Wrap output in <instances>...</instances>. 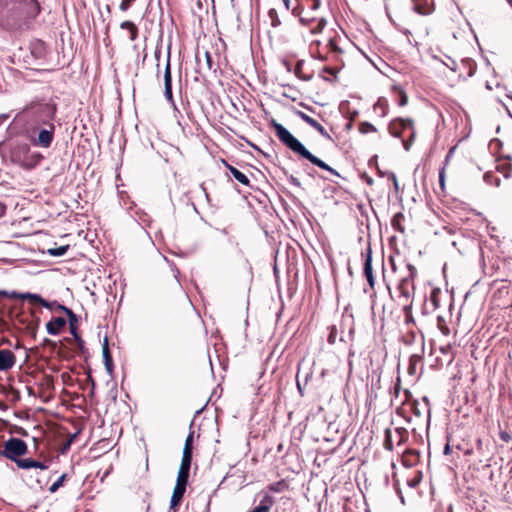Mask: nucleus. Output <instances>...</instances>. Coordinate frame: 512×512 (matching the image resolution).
<instances>
[{"label":"nucleus","mask_w":512,"mask_h":512,"mask_svg":"<svg viewBox=\"0 0 512 512\" xmlns=\"http://www.w3.org/2000/svg\"><path fill=\"white\" fill-rule=\"evenodd\" d=\"M271 127L274 129L275 134L279 141L286 146L293 153L299 155L300 157L308 160L313 165L319 167L320 169L326 170L331 174L340 177V174L323 160L313 155L304 144L299 141L286 127L282 124L278 123L275 119L270 121Z\"/></svg>","instance_id":"nucleus-1"},{"label":"nucleus","mask_w":512,"mask_h":512,"mask_svg":"<svg viewBox=\"0 0 512 512\" xmlns=\"http://www.w3.org/2000/svg\"><path fill=\"white\" fill-rule=\"evenodd\" d=\"M28 111L39 124L53 123L57 112V105L53 101L31 104Z\"/></svg>","instance_id":"nucleus-2"},{"label":"nucleus","mask_w":512,"mask_h":512,"mask_svg":"<svg viewBox=\"0 0 512 512\" xmlns=\"http://www.w3.org/2000/svg\"><path fill=\"white\" fill-rule=\"evenodd\" d=\"M30 146L27 143H20L12 150V158L15 161H19L22 156H25L23 160V166L28 169L35 168L43 160V155L40 152H33L29 154Z\"/></svg>","instance_id":"nucleus-3"},{"label":"nucleus","mask_w":512,"mask_h":512,"mask_svg":"<svg viewBox=\"0 0 512 512\" xmlns=\"http://www.w3.org/2000/svg\"><path fill=\"white\" fill-rule=\"evenodd\" d=\"M27 452L28 446L24 440L10 437L4 442L3 449H0V456L15 462L21 456L27 454Z\"/></svg>","instance_id":"nucleus-4"},{"label":"nucleus","mask_w":512,"mask_h":512,"mask_svg":"<svg viewBox=\"0 0 512 512\" xmlns=\"http://www.w3.org/2000/svg\"><path fill=\"white\" fill-rule=\"evenodd\" d=\"M502 142L495 138V139H492L489 143V149L496 155H498V158H497V162L498 164L496 165V171L500 174H502V176L505 178V179H508L510 177V172H511V163H510V156L507 155H501L500 154V151L502 149Z\"/></svg>","instance_id":"nucleus-5"},{"label":"nucleus","mask_w":512,"mask_h":512,"mask_svg":"<svg viewBox=\"0 0 512 512\" xmlns=\"http://www.w3.org/2000/svg\"><path fill=\"white\" fill-rule=\"evenodd\" d=\"M0 296L13 298V299L28 300L33 305H40L47 309H51L52 305L54 304V303L48 302V300L44 299L40 294L30 293V292L20 293L17 291L9 292L6 290H0Z\"/></svg>","instance_id":"nucleus-6"},{"label":"nucleus","mask_w":512,"mask_h":512,"mask_svg":"<svg viewBox=\"0 0 512 512\" xmlns=\"http://www.w3.org/2000/svg\"><path fill=\"white\" fill-rule=\"evenodd\" d=\"M43 125L44 127L38 130L37 136L32 139V143L37 147L49 148L54 140L56 126L54 123Z\"/></svg>","instance_id":"nucleus-7"},{"label":"nucleus","mask_w":512,"mask_h":512,"mask_svg":"<svg viewBox=\"0 0 512 512\" xmlns=\"http://www.w3.org/2000/svg\"><path fill=\"white\" fill-rule=\"evenodd\" d=\"M396 289L399 292V299L403 301L404 311L407 313L408 309H410L412 305L409 300L413 295L414 282L411 277H403L399 281Z\"/></svg>","instance_id":"nucleus-8"},{"label":"nucleus","mask_w":512,"mask_h":512,"mask_svg":"<svg viewBox=\"0 0 512 512\" xmlns=\"http://www.w3.org/2000/svg\"><path fill=\"white\" fill-rule=\"evenodd\" d=\"M164 96L166 100L176 108V104L173 99L172 92V75H171V65H170V51L167 54V61L164 70Z\"/></svg>","instance_id":"nucleus-9"},{"label":"nucleus","mask_w":512,"mask_h":512,"mask_svg":"<svg viewBox=\"0 0 512 512\" xmlns=\"http://www.w3.org/2000/svg\"><path fill=\"white\" fill-rule=\"evenodd\" d=\"M362 256L364 258L363 263V274L371 288L375 285V278L373 275L372 269V250L370 244H368L367 248L364 252H362Z\"/></svg>","instance_id":"nucleus-10"},{"label":"nucleus","mask_w":512,"mask_h":512,"mask_svg":"<svg viewBox=\"0 0 512 512\" xmlns=\"http://www.w3.org/2000/svg\"><path fill=\"white\" fill-rule=\"evenodd\" d=\"M412 125V119L398 118L390 122L389 132L393 137L399 138L401 137L403 131L407 129H412Z\"/></svg>","instance_id":"nucleus-11"},{"label":"nucleus","mask_w":512,"mask_h":512,"mask_svg":"<svg viewBox=\"0 0 512 512\" xmlns=\"http://www.w3.org/2000/svg\"><path fill=\"white\" fill-rule=\"evenodd\" d=\"M16 363L15 354L9 349H0V371H8Z\"/></svg>","instance_id":"nucleus-12"},{"label":"nucleus","mask_w":512,"mask_h":512,"mask_svg":"<svg viewBox=\"0 0 512 512\" xmlns=\"http://www.w3.org/2000/svg\"><path fill=\"white\" fill-rule=\"evenodd\" d=\"M102 355H103V362L105 365V369L107 373L112 376L114 371V363L113 358L109 349V341L108 337H105L102 344Z\"/></svg>","instance_id":"nucleus-13"},{"label":"nucleus","mask_w":512,"mask_h":512,"mask_svg":"<svg viewBox=\"0 0 512 512\" xmlns=\"http://www.w3.org/2000/svg\"><path fill=\"white\" fill-rule=\"evenodd\" d=\"M296 114L301 120H303L305 123L313 127L321 136L330 138L328 132L318 121H316L315 119H313L312 117H310L309 115L302 111H297Z\"/></svg>","instance_id":"nucleus-14"},{"label":"nucleus","mask_w":512,"mask_h":512,"mask_svg":"<svg viewBox=\"0 0 512 512\" xmlns=\"http://www.w3.org/2000/svg\"><path fill=\"white\" fill-rule=\"evenodd\" d=\"M294 1L296 2V5L291 9V12L295 17H299V21L303 26H307L311 22L316 20V18H314V17L302 16V13L305 9L303 0H294Z\"/></svg>","instance_id":"nucleus-15"},{"label":"nucleus","mask_w":512,"mask_h":512,"mask_svg":"<svg viewBox=\"0 0 512 512\" xmlns=\"http://www.w3.org/2000/svg\"><path fill=\"white\" fill-rule=\"evenodd\" d=\"M58 310L63 311L67 315L71 335L76 336L79 334L76 326L78 322V316L72 311V309L66 307L65 305H59Z\"/></svg>","instance_id":"nucleus-16"},{"label":"nucleus","mask_w":512,"mask_h":512,"mask_svg":"<svg viewBox=\"0 0 512 512\" xmlns=\"http://www.w3.org/2000/svg\"><path fill=\"white\" fill-rule=\"evenodd\" d=\"M67 320L63 317L52 319L46 324L47 333L50 335H58L62 328L66 326Z\"/></svg>","instance_id":"nucleus-17"},{"label":"nucleus","mask_w":512,"mask_h":512,"mask_svg":"<svg viewBox=\"0 0 512 512\" xmlns=\"http://www.w3.org/2000/svg\"><path fill=\"white\" fill-rule=\"evenodd\" d=\"M196 61H197L196 72L203 73L205 70L214 71V72L216 71V67L213 62L212 55L208 51L205 52V64L204 65L200 63L198 54H196Z\"/></svg>","instance_id":"nucleus-18"},{"label":"nucleus","mask_w":512,"mask_h":512,"mask_svg":"<svg viewBox=\"0 0 512 512\" xmlns=\"http://www.w3.org/2000/svg\"><path fill=\"white\" fill-rule=\"evenodd\" d=\"M223 163L224 165L226 166V168L229 170V172L231 173V175L239 182L241 183L242 185L244 186H248L250 187L251 184H250V180L249 178L243 173L241 172L239 169H237L236 167L230 165L229 163H227L225 160H223Z\"/></svg>","instance_id":"nucleus-19"},{"label":"nucleus","mask_w":512,"mask_h":512,"mask_svg":"<svg viewBox=\"0 0 512 512\" xmlns=\"http://www.w3.org/2000/svg\"><path fill=\"white\" fill-rule=\"evenodd\" d=\"M414 2L413 10L420 15H429L433 12V8L427 0H412Z\"/></svg>","instance_id":"nucleus-20"},{"label":"nucleus","mask_w":512,"mask_h":512,"mask_svg":"<svg viewBox=\"0 0 512 512\" xmlns=\"http://www.w3.org/2000/svg\"><path fill=\"white\" fill-rule=\"evenodd\" d=\"M185 491V489L174 487L170 500V509H175L180 504Z\"/></svg>","instance_id":"nucleus-21"},{"label":"nucleus","mask_w":512,"mask_h":512,"mask_svg":"<svg viewBox=\"0 0 512 512\" xmlns=\"http://www.w3.org/2000/svg\"><path fill=\"white\" fill-rule=\"evenodd\" d=\"M192 456H193V454H190V453H187V452H183L179 471H183V472H186V473L190 472L191 463H192Z\"/></svg>","instance_id":"nucleus-22"},{"label":"nucleus","mask_w":512,"mask_h":512,"mask_svg":"<svg viewBox=\"0 0 512 512\" xmlns=\"http://www.w3.org/2000/svg\"><path fill=\"white\" fill-rule=\"evenodd\" d=\"M69 250V245H62L58 247L49 248L47 250L48 255L51 257H61L64 256Z\"/></svg>","instance_id":"nucleus-23"},{"label":"nucleus","mask_w":512,"mask_h":512,"mask_svg":"<svg viewBox=\"0 0 512 512\" xmlns=\"http://www.w3.org/2000/svg\"><path fill=\"white\" fill-rule=\"evenodd\" d=\"M188 479H189V473H186L183 471H178V476H177L175 487L182 488V489L186 490V487L188 484Z\"/></svg>","instance_id":"nucleus-24"},{"label":"nucleus","mask_w":512,"mask_h":512,"mask_svg":"<svg viewBox=\"0 0 512 512\" xmlns=\"http://www.w3.org/2000/svg\"><path fill=\"white\" fill-rule=\"evenodd\" d=\"M483 179H484L485 183H487L489 185H495L497 187L500 185V181H501L500 178L498 176H496L491 171L486 172L483 176Z\"/></svg>","instance_id":"nucleus-25"},{"label":"nucleus","mask_w":512,"mask_h":512,"mask_svg":"<svg viewBox=\"0 0 512 512\" xmlns=\"http://www.w3.org/2000/svg\"><path fill=\"white\" fill-rule=\"evenodd\" d=\"M404 219V215L401 212L396 213L391 220L393 228L399 232H403L404 228L401 226V222Z\"/></svg>","instance_id":"nucleus-26"},{"label":"nucleus","mask_w":512,"mask_h":512,"mask_svg":"<svg viewBox=\"0 0 512 512\" xmlns=\"http://www.w3.org/2000/svg\"><path fill=\"white\" fill-rule=\"evenodd\" d=\"M499 436L504 442H509L512 439L511 430L502 426V422L498 421Z\"/></svg>","instance_id":"nucleus-27"},{"label":"nucleus","mask_w":512,"mask_h":512,"mask_svg":"<svg viewBox=\"0 0 512 512\" xmlns=\"http://www.w3.org/2000/svg\"><path fill=\"white\" fill-rule=\"evenodd\" d=\"M14 463L17 465L18 468L23 469V470L32 469V467H33V459L32 458H26V459L19 458Z\"/></svg>","instance_id":"nucleus-28"},{"label":"nucleus","mask_w":512,"mask_h":512,"mask_svg":"<svg viewBox=\"0 0 512 512\" xmlns=\"http://www.w3.org/2000/svg\"><path fill=\"white\" fill-rule=\"evenodd\" d=\"M126 26H130L132 27V30L129 31V38L131 41H135L137 36H138V28L137 26L132 22V21H123L121 24H120V27H126Z\"/></svg>","instance_id":"nucleus-29"},{"label":"nucleus","mask_w":512,"mask_h":512,"mask_svg":"<svg viewBox=\"0 0 512 512\" xmlns=\"http://www.w3.org/2000/svg\"><path fill=\"white\" fill-rule=\"evenodd\" d=\"M268 17L271 20V26L272 27H278V26L281 25V20H280V18L278 16V13H277L276 9H274V8L269 9Z\"/></svg>","instance_id":"nucleus-30"},{"label":"nucleus","mask_w":512,"mask_h":512,"mask_svg":"<svg viewBox=\"0 0 512 512\" xmlns=\"http://www.w3.org/2000/svg\"><path fill=\"white\" fill-rule=\"evenodd\" d=\"M376 131H377L376 127L373 124H371L370 122L364 121V122H361L359 125V132L361 134H367V133L376 132Z\"/></svg>","instance_id":"nucleus-31"},{"label":"nucleus","mask_w":512,"mask_h":512,"mask_svg":"<svg viewBox=\"0 0 512 512\" xmlns=\"http://www.w3.org/2000/svg\"><path fill=\"white\" fill-rule=\"evenodd\" d=\"M193 439H194V432L191 431L188 434V436L186 437L183 452L193 454Z\"/></svg>","instance_id":"nucleus-32"},{"label":"nucleus","mask_w":512,"mask_h":512,"mask_svg":"<svg viewBox=\"0 0 512 512\" xmlns=\"http://www.w3.org/2000/svg\"><path fill=\"white\" fill-rule=\"evenodd\" d=\"M303 65H304V61L303 60H299L296 65H295V69H294V72H295V75L299 78H301L302 80L304 81H309L312 76L309 75V76H305V75H302L301 74V71H302V68H303Z\"/></svg>","instance_id":"nucleus-33"},{"label":"nucleus","mask_w":512,"mask_h":512,"mask_svg":"<svg viewBox=\"0 0 512 512\" xmlns=\"http://www.w3.org/2000/svg\"><path fill=\"white\" fill-rule=\"evenodd\" d=\"M66 474H62L50 487V493H55L61 486H63L66 479Z\"/></svg>","instance_id":"nucleus-34"},{"label":"nucleus","mask_w":512,"mask_h":512,"mask_svg":"<svg viewBox=\"0 0 512 512\" xmlns=\"http://www.w3.org/2000/svg\"><path fill=\"white\" fill-rule=\"evenodd\" d=\"M326 24H327V21L325 18L318 19L317 25L315 27L311 28V30H310L311 34L316 35V34L321 33L323 31V29L325 28Z\"/></svg>","instance_id":"nucleus-35"},{"label":"nucleus","mask_w":512,"mask_h":512,"mask_svg":"<svg viewBox=\"0 0 512 512\" xmlns=\"http://www.w3.org/2000/svg\"><path fill=\"white\" fill-rule=\"evenodd\" d=\"M303 2L305 7H307L309 11H316L319 9L321 5L320 0H303Z\"/></svg>","instance_id":"nucleus-36"},{"label":"nucleus","mask_w":512,"mask_h":512,"mask_svg":"<svg viewBox=\"0 0 512 512\" xmlns=\"http://www.w3.org/2000/svg\"><path fill=\"white\" fill-rule=\"evenodd\" d=\"M384 448L389 451L393 450V442H392V438H391V430L390 429L385 430Z\"/></svg>","instance_id":"nucleus-37"},{"label":"nucleus","mask_w":512,"mask_h":512,"mask_svg":"<svg viewBox=\"0 0 512 512\" xmlns=\"http://www.w3.org/2000/svg\"><path fill=\"white\" fill-rule=\"evenodd\" d=\"M439 289H433L430 294V301L432 302L434 309H437L439 307Z\"/></svg>","instance_id":"nucleus-38"},{"label":"nucleus","mask_w":512,"mask_h":512,"mask_svg":"<svg viewBox=\"0 0 512 512\" xmlns=\"http://www.w3.org/2000/svg\"><path fill=\"white\" fill-rule=\"evenodd\" d=\"M410 130H411L410 138L408 140H403V147L406 151H408L411 148L412 143L415 138V135H416V132L414 131L413 128Z\"/></svg>","instance_id":"nucleus-39"},{"label":"nucleus","mask_w":512,"mask_h":512,"mask_svg":"<svg viewBox=\"0 0 512 512\" xmlns=\"http://www.w3.org/2000/svg\"><path fill=\"white\" fill-rule=\"evenodd\" d=\"M395 432L399 435L398 445L401 444L408 437V432L404 428H396Z\"/></svg>","instance_id":"nucleus-40"},{"label":"nucleus","mask_w":512,"mask_h":512,"mask_svg":"<svg viewBox=\"0 0 512 512\" xmlns=\"http://www.w3.org/2000/svg\"><path fill=\"white\" fill-rule=\"evenodd\" d=\"M76 344H77V347L78 349L83 352L85 351V342L84 340L82 339V337L80 336V334H77L76 336H73Z\"/></svg>","instance_id":"nucleus-41"},{"label":"nucleus","mask_w":512,"mask_h":512,"mask_svg":"<svg viewBox=\"0 0 512 512\" xmlns=\"http://www.w3.org/2000/svg\"><path fill=\"white\" fill-rule=\"evenodd\" d=\"M284 173L287 175V179L292 185L301 188V183L298 178L294 177L293 175H288L287 171H284Z\"/></svg>","instance_id":"nucleus-42"},{"label":"nucleus","mask_w":512,"mask_h":512,"mask_svg":"<svg viewBox=\"0 0 512 512\" xmlns=\"http://www.w3.org/2000/svg\"><path fill=\"white\" fill-rule=\"evenodd\" d=\"M296 385H297V389H298V392L300 394V396H304V388L306 385H304V383H302L300 380H299V372L297 373V376H296Z\"/></svg>","instance_id":"nucleus-43"},{"label":"nucleus","mask_w":512,"mask_h":512,"mask_svg":"<svg viewBox=\"0 0 512 512\" xmlns=\"http://www.w3.org/2000/svg\"><path fill=\"white\" fill-rule=\"evenodd\" d=\"M463 63L467 64L469 66V73H468V75L472 76L474 74V72H475V69H476L475 64L473 63V61L471 59H465V60H463Z\"/></svg>","instance_id":"nucleus-44"},{"label":"nucleus","mask_w":512,"mask_h":512,"mask_svg":"<svg viewBox=\"0 0 512 512\" xmlns=\"http://www.w3.org/2000/svg\"><path fill=\"white\" fill-rule=\"evenodd\" d=\"M32 468L46 470L48 468V466L45 462L33 459V467Z\"/></svg>","instance_id":"nucleus-45"},{"label":"nucleus","mask_w":512,"mask_h":512,"mask_svg":"<svg viewBox=\"0 0 512 512\" xmlns=\"http://www.w3.org/2000/svg\"><path fill=\"white\" fill-rule=\"evenodd\" d=\"M408 102V97L406 95V93L404 91H401L400 92V96H399V105L400 106H405Z\"/></svg>","instance_id":"nucleus-46"},{"label":"nucleus","mask_w":512,"mask_h":512,"mask_svg":"<svg viewBox=\"0 0 512 512\" xmlns=\"http://www.w3.org/2000/svg\"><path fill=\"white\" fill-rule=\"evenodd\" d=\"M447 59H448V62H445L444 64H445V65H446L450 70H452V71H456V69H457V64H456V62H455L453 59H451L450 57H447Z\"/></svg>","instance_id":"nucleus-47"},{"label":"nucleus","mask_w":512,"mask_h":512,"mask_svg":"<svg viewBox=\"0 0 512 512\" xmlns=\"http://www.w3.org/2000/svg\"><path fill=\"white\" fill-rule=\"evenodd\" d=\"M136 214L138 215L139 221L143 223H147L150 221L148 214H146L145 212H136Z\"/></svg>","instance_id":"nucleus-48"},{"label":"nucleus","mask_w":512,"mask_h":512,"mask_svg":"<svg viewBox=\"0 0 512 512\" xmlns=\"http://www.w3.org/2000/svg\"><path fill=\"white\" fill-rule=\"evenodd\" d=\"M407 269L409 271V274L406 277H411V279L413 280L417 273L416 268L412 264H407Z\"/></svg>","instance_id":"nucleus-49"},{"label":"nucleus","mask_w":512,"mask_h":512,"mask_svg":"<svg viewBox=\"0 0 512 512\" xmlns=\"http://www.w3.org/2000/svg\"><path fill=\"white\" fill-rule=\"evenodd\" d=\"M31 315H32V317H34V318H35V323H34V325H33V326H32V325H29V329H31V330H36V329H37V327H38V325H39V323H40V318H39V317H37V316L35 315V312H34V311H31Z\"/></svg>","instance_id":"nucleus-50"},{"label":"nucleus","mask_w":512,"mask_h":512,"mask_svg":"<svg viewBox=\"0 0 512 512\" xmlns=\"http://www.w3.org/2000/svg\"><path fill=\"white\" fill-rule=\"evenodd\" d=\"M335 340H336V330L333 327L331 332H330V334H329V336H328V342L330 344H333V343H335Z\"/></svg>","instance_id":"nucleus-51"},{"label":"nucleus","mask_w":512,"mask_h":512,"mask_svg":"<svg viewBox=\"0 0 512 512\" xmlns=\"http://www.w3.org/2000/svg\"><path fill=\"white\" fill-rule=\"evenodd\" d=\"M389 179H391L393 181L394 188L397 191L399 189V184H398L397 177L393 172L389 173Z\"/></svg>","instance_id":"nucleus-52"},{"label":"nucleus","mask_w":512,"mask_h":512,"mask_svg":"<svg viewBox=\"0 0 512 512\" xmlns=\"http://www.w3.org/2000/svg\"><path fill=\"white\" fill-rule=\"evenodd\" d=\"M498 421H501L502 422V426L503 427H506L507 429H510L509 428V417L508 416H502L501 419H499Z\"/></svg>","instance_id":"nucleus-53"},{"label":"nucleus","mask_w":512,"mask_h":512,"mask_svg":"<svg viewBox=\"0 0 512 512\" xmlns=\"http://www.w3.org/2000/svg\"><path fill=\"white\" fill-rule=\"evenodd\" d=\"M501 386H502V390H503V393H502L503 396L505 397V395L507 394V397L510 398L511 397L510 387L508 386L506 388L503 383L501 384Z\"/></svg>","instance_id":"nucleus-54"},{"label":"nucleus","mask_w":512,"mask_h":512,"mask_svg":"<svg viewBox=\"0 0 512 512\" xmlns=\"http://www.w3.org/2000/svg\"><path fill=\"white\" fill-rule=\"evenodd\" d=\"M6 213V206L0 202V218L3 217Z\"/></svg>","instance_id":"nucleus-55"},{"label":"nucleus","mask_w":512,"mask_h":512,"mask_svg":"<svg viewBox=\"0 0 512 512\" xmlns=\"http://www.w3.org/2000/svg\"><path fill=\"white\" fill-rule=\"evenodd\" d=\"M443 453H444L445 455H448V454H450V453H451V446H450L449 444H446V445L444 446Z\"/></svg>","instance_id":"nucleus-56"},{"label":"nucleus","mask_w":512,"mask_h":512,"mask_svg":"<svg viewBox=\"0 0 512 512\" xmlns=\"http://www.w3.org/2000/svg\"><path fill=\"white\" fill-rule=\"evenodd\" d=\"M199 187H200L201 191L203 192V194H204L205 198H206L207 200H209V195H208V193H207L206 188L204 187V185H203V184H200V186H199Z\"/></svg>","instance_id":"nucleus-57"},{"label":"nucleus","mask_w":512,"mask_h":512,"mask_svg":"<svg viewBox=\"0 0 512 512\" xmlns=\"http://www.w3.org/2000/svg\"><path fill=\"white\" fill-rule=\"evenodd\" d=\"M323 71L328 73V74H335V71L332 68H330V67H324Z\"/></svg>","instance_id":"nucleus-58"},{"label":"nucleus","mask_w":512,"mask_h":512,"mask_svg":"<svg viewBox=\"0 0 512 512\" xmlns=\"http://www.w3.org/2000/svg\"><path fill=\"white\" fill-rule=\"evenodd\" d=\"M282 1H283V4H284L285 8L287 10H290L291 0H282Z\"/></svg>","instance_id":"nucleus-59"},{"label":"nucleus","mask_w":512,"mask_h":512,"mask_svg":"<svg viewBox=\"0 0 512 512\" xmlns=\"http://www.w3.org/2000/svg\"><path fill=\"white\" fill-rule=\"evenodd\" d=\"M87 380L91 384V387L93 386V388H95V381L91 375L88 376Z\"/></svg>","instance_id":"nucleus-60"},{"label":"nucleus","mask_w":512,"mask_h":512,"mask_svg":"<svg viewBox=\"0 0 512 512\" xmlns=\"http://www.w3.org/2000/svg\"><path fill=\"white\" fill-rule=\"evenodd\" d=\"M310 378H311V373H306V375L304 377V385H306L308 383Z\"/></svg>","instance_id":"nucleus-61"},{"label":"nucleus","mask_w":512,"mask_h":512,"mask_svg":"<svg viewBox=\"0 0 512 512\" xmlns=\"http://www.w3.org/2000/svg\"><path fill=\"white\" fill-rule=\"evenodd\" d=\"M504 290H505L506 293H509V291H508V289L506 287L498 288L497 293L502 294L504 292Z\"/></svg>","instance_id":"nucleus-62"},{"label":"nucleus","mask_w":512,"mask_h":512,"mask_svg":"<svg viewBox=\"0 0 512 512\" xmlns=\"http://www.w3.org/2000/svg\"><path fill=\"white\" fill-rule=\"evenodd\" d=\"M366 182L368 185H372L373 184V179L369 176H366Z\"/></svg>","instance_id":"nucleus-63"},{"label":"nucleus","mask_w":512,"mask_h":512,"mask_svg":"<svg viewBox=\"0 0 512 512\" xmlns=\"http://www.w3.org/2000/svg\"><path fill=\"white\" fill-rule=\"evenodd\" d=\"M0 409L7 410L8 406L4 402H0Z\"/></svg>","instance_id":"nucleus-64"}]
</instances>
